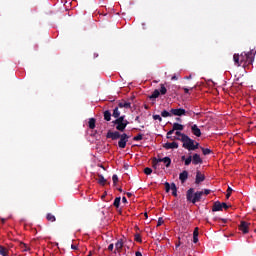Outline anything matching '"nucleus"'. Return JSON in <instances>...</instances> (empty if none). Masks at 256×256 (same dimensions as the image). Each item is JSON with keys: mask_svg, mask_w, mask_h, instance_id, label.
<instances>
[{"mask_svg": "<svg viewBox=\"0 0 256 256\" xmlns=\"http://www.w3.org/2000/svg\"><path fill=\"white\" fill-rule=\"evenodd\" d=\"M255 53L256 51L250 50L249 52H243L241 55L234 54L233 61L234 65L237 67H245V65H253V61H255Z\"/></svg>", "mask_w": 256, "mask_h": 256, "instance_id": "nucleus-1", "label": "nucleus"}, {"mask_svg": "<svg viewBox=\"0 0 256 256\" xmlns=\"http://www.w3.org/2000/svg\"><path fill=\"white\" fill-rule=\"evenodd\" d=\"M106 139H112V141H118V147L120 149H125L127 147V142L129 141V135L127 133L121 134L119 131H111L109 130L106 134Z\"/></svg>", "mask_w": 256, "mask_h": 256, "instance_id": "nucleus-2", "label": "nucleus"}, {"mask_svg": "<svg viewBox=\"0 0 256 256\" xmlns=\"http://www.w3.org/2000/svg\"><path fill=\"white\" fill-rule=\"evenodd\" d=\"M201 197H203V191H197L195 192V189L190 188L186 192V199L189 203H199L201 201Z\"/></svg>", "mask_w": 256, "mask_h": 256, "instance_id": "nucleus-3", "label": "nucleus"}, {"mask_svg": "<svg viewBox=\"0 0 256 256\" xmlns=\"http://www.w3.org/2000/svg\"><path fill=\"white\" fill-rule=\"evenodd\" d=\"M174 139H176L177 141H182V147L184 149H187V151H191L193 143H195V140L191 139L188 135H183L182 138L175 137Z\"/></svg>", "mask_w": 256, "mask_h": 256, "instance_id": "nucleus-4", "label": "nucleus"}, {"mask_svg": "<svg viewBox=\"0 0 256 256\" xmlns=\"http://www.w3.org/2000/svg\"><path fill=\"white\" fill-rule=\"evenodd\" d=\"M164 185H165L166 193H169V191H172L173 197H177V185H175V183L169 184V182H165Z\"/></svg>", "mask_w": 256, "mask_h": 256, "instance_id": "nucleus-5", "label": "nucleus"}, {"mask_svg": "<svg viewBox=\"0 0 256 256\" xmlns=\"http://www.w3.org/2000/svg\"><path fill=\"white\" fill-rule=\"evenodd\" d=\"M157 163H163L166 165V167H171V158L169 156L164 158H154L153 164L157 165Z\"/></svg>", "mask_w": 256, "mask_h": 256, "instance_id": "nucleus-6", "label": "nucleus"}, {"mask_svg": "<svg viewBox=\"0 0 256 256\" xmlns=\"http://www.w3.org/2000/svg\"><path fill=\"white\" fill-rule=\"evenodd\" d=\"M171 115H174L175 117H183V115H187V110L183 108H176L170 110Z\"/></svg>", "mask_w": 256, "mask_h": 256, "instance_id": "nucleus-7", "label": "nucleus"}, {"mask_svg": "<svg viewBox=\"0 0 256 256\" xmlns=\"http://www.w3.org/2000/svg\"><path fill=\"white\" fill-rule=\"evenodd\" d=\"M251 225V223H247L245 221H241L240 225H239V230L242 231V233L244 235H247V233H249V226Z\"/></svg>", "mask_w": 256, "mask_h": 256, "instance_id": "nucleus-8", "label": "nucleus"}, {"mask_svg": "<svg viewBox=\"0 0 256 256\" xmlns=\"http://www.w3.org/2000/svg\"><path fill=\"white\" fill-rule=\"evenodd\" d=\"M164 149L169 150V149H179V143L177 142H166L163 144Z\"/></svg>", "mask_w": 256, "mask_h": 256, "instance_id": "nucleus-9", "label": "nucleus"}, {"mask_svg": "<svg viewBox=\"0 0 256 256\" xmlns=\"http://www.w3.org/2000/svg\"><path fill=\"white\" fill-rule=\"evenodd\" d=\"M203 181H205V175H203L201 171H197L195 179L196 185H199V183H203Z\"/></svg>", "mask_w": 256, "mask_h": 256, "instance_id": "nucleus-10", "label": "nucleus"}, {"mask_svg": "<svg viewBox=\"0 0 256 256\" xmlns=\"http://www.w3.org/2000/svg\"><path fill=\"white\" fill-rule=\"evenodd\" d=\"M119 109H131V102L122 100L118 103Z\"/></svg>", "mask_w": 256, "mask_h": 256, "instance_id": "nucleus-11", "label": "nucleus"}, {"mask_svg": "<svg viewBox=\"0 0 256 256\" xmlns=\"http://www.w3.org/2000/svg\"><path fill=\"white\" fill-rule=\"evenodd\" d=\"M179 179H180L181 183H185V181H187V179H189V172L187 170L182 171L179 174Z\"/></svg>", "mask_w": 256, "mask_h": 256, "instance_id": "nucleus-12", "label": "nucleus"}, {"mask_svg": "<svg viewBox=\"0 0 256 256\" xmlns=\"http://www.w3.org/2000/svg\"><path fill=\"white\" fill-rule=\"evenodd\" d=\"M191 131L195 135V137H201V129H199V126H197V124L191 126Z\"/></svg>", "mask_w": 256, "mask_h": 256, "instance_id": "nucleus-13", "label": "nucleus"}, {"mask_svg": "<svg viewBox=\"0 0 256 256\" xmlns=\"http://www.w3.org/2000/svg\"><path fill=\"white\" fill-rule=\"evenodd\" d=\"M113 125H116V130L120 131L121 133H123V131H125V129H127V127L125 126V124L123 122H112Z\"/></svg>", "mask_w": 256, "mask_h": 256, "instance_id": "nucleus-14", "label": "nucleus"}, {"mask_svg": "<svg viewBox=\"0 0 256 256\" xmlns=\"http://www.w3.org/2000/svg\"><path fill=\"white\" fill-rule=\"evenodd\" d=\"M192 163L193 165H199L203 163V159H201V156L199 154H194L192 157Z\"/></svg>", "mask_w": 256, "mask_h": 256, "instance_id": "nucleus-15", "label": "nucleus"}, {"mask_svg": "<svg viewBox=\"0 0 256 256\" xmlns=\"http://www.w3.org/2000/svg\"><path fill=\"white\" fill-rule=\"evenodd\" d=\"M212 211L213 212L223 211V205L221 204V202H219V201L214 202L213 207H212Z\"/></svg>", "mask_w": 256, "mask_h": 256, "instance_id": "nucleus-16", "label": "nucleus"}, {"mask_svg": "<svg viewBox=\"0 0 256 256\" xmlns=\"http://www.w3.org/2000/svg\"><path fill=\"white\" fill-rule=\"evenodd\" d=\"M183 129H185V126H183V124H179V123H174L173 127H172V131H183Z\"/></svg>", "mask_w": 256, "mask_h": 256, "instance_id": "nucleus-17", "label": "nucleus"}, {"mask_svg": "<svg viewBox=\"0 0 256 256\" xmlns=\"http://www.w3.org/2000/svg\"><path fill=\"white\" fill-rule=\"evenodd\" d=\"M115 247H116V251H118V253H121L123 249V239L118 240L115 244Z\"/></svg>", "mask_w": 256, "mask_h": 256, "instance_id": "nucleus-18", "label": "nucleus"}, {"mask_svg": "<svg viewBox=\"0 0 256 256\" xmlns=\"http://www.w3.org/2000/svg\"><path fill=\"white\" fill-rule=\"evenodd\" d=\"M119 116H121V111H119V106H117L113 109L112 117H114V119H117L119 118Z\"/></svg>", "mask_w": 256, "mask_h": 256, "instance_id": "nucleus-19", "label": "nucleus"}, {"mask_svg": "<svg viewBox=\"0 0 256 256\" xmlns=\"http://www.w3.org/2000/svg\"><path fill=\"white\" fill-rule=\"evenodd\" d=\"M46 219L47 221H50V223H55V221H57V218H55V215H53L52 213H48L46 215Z\"/></svg>", "mask_w": 256, "mask_h": 256, "instance_id": "nucleus-20", "label": "nucleus"}, {"mask_svg": "<svg viewBox=\"0 0 256 256\" xmlns=\"http://www.w3.org/2000/svg\"><path fill=\"white\" fill-rule=\"evenodd\" d=\"M159 95H161L160 92H159V90H158V89H155V90L153 91L152 95L149 96V99H157V98L159 97Z\"/></svg>", "mask_w": 256, "mask_h": 256, "instance_id": "nucleus-21", "label": "nucleus"}, {"mask_svg": "<svg viewBox=\"0 0 256 256\" xmlns=\"http://www.w3.org/2000/svg\"><path fill=\"white\" fill-rule=\"evenodd\" d=\"M95 123H96L95 118H90L88 122L89 129H95Z\"/></svg>", "mask_w": 256, "mask_h": 256, "instance_id": "nucleus-22", "label": "nucleus"}, {"mask_svg": "<svg viewBox=\"0 0 256 256\" xmlns=\"http://www.w3.org/2000/svg\"><path fill=\"white\" fill-rule=\"evenodd\" d=\"M104 120L111 121V111L109 110L104 111Z\"/></svg>", "mask_w": 256, "mask_h": 256, "instance_id": "nucleus-23", "label": "nucleus"}, {"mask_svg": "<svg viewBox=\"0 0 256 256\" xmlns=\"http://www.w3.org/2000/svg\"><path fill=\"white\" fill-rule=\"evenodd\" d=\"M121 205V197H116L113 203V206L116 207V209H119V206Z\"/></svg>", "mask_w": 256, "mask_h": 256, "instance_id": "nucleus-24", "label": "nucleus"}, {"mask_svg": "<svg viewBox=\"0 0 256 256\" xmlns=\"http://www.w3.org/2000/svg\"><path fill=\"white\" fill-rule=\"evenodd\" d=\"M98 183L100 185H105V183H107V180L105 179V177H103V175H98Z\"/></svg>", "mask_w": 256, "mask_h": 256, "instance_id": "nucleus-25", "label": "nucleus"}, {"mask_svg": "<svg viewBox=\"0 0 256 256\" xmlns=\"http://www.w3.org/2000/svg\"><path fill=\"white\" fill-rule=\"evenodd\" d=\"M160 95H166L167 94V88L165 87L164 84H160Z\"/></svg>", "mask_w": 256, "mask_h": 256, "instance_id": "nucleus-26", "label": "nucleus"}, {"mask_svg": "<svg viewBox=\"0 0 256 256\" xmlns=\"http://www.w3.org/2000/svg\"><path fill=\"white\" fill-rule=\"evenodd\" d=\"M191 161H193V157L189 156L188 158L185 159L184 165H186V167H189V165H191Z\"/></svg>", "mask_w": 256, "mask_h": 256, "instance_id": "nucleus-27", "label": "nucleus"}, {"mask_svg": "<svg viewBox=\"0 0 256 256\" xmlns=\"http://www.w3.org/2000/svg\"><path fill=\"white\" fill-rule=\"evenodd\" d=\"M112 181H113L114 187L117 186V183L119 182V176H117V174H114L112 176Z\"/></svg>", "mask_w": 256, "mask_h": 256, "instance_id": "nucleus-28", "label": "nucleus"}, {"mask_svg": "<svg viewBox=\"0 0 256 256\" xmlns=\"http://www.w3.org/2000/svg\"><path fill=\"white\" fill-rule=\"evenodd\" d=\"M134 241H136L137 243H143V240L141 239V234H135Z\"/></svg>", "mask_w": 256, "mask_h": 256, "instance_id": "nucleus-29", "label": "nucleus"}, {"mask_svg": "<svg viewBox=\"0 0 256 256\" xmlns=\"http://www.w3.org/2000/svg\"><path fill=\"white\" fill-rule=\"evenodd\" d=\"M124 120H125V115L119 116V117L116 118L113 122H115V123H123Z\"/></svg>", "mask_w": 256, "mask_h": 256, "instance_id": "nucleus-30", "label": "nucleus"}, {"mask_svg": "<svg viewBox=\"0 0 256 256\" xmlns=\"http://www.w3.org/2000/svg\"><path fill=\"white\" fill-rule=\"evenodd\" d=\"M133 141H143V134H138L133 137Z\"/></svg>", "mask_w": 256, "mask_h": 256, "instance_id": "nucleus-31", "label": "nucleus"}, {"mask_svg": "<svg viewBox=\"0 0 256 256\" xmlns=\"http://www.w3.org/2000/svg\"><path fill=\"white\" fill-rule=\"evenodd\" d=\"M162 117H171V112H168L167 110H163L161 112Z\"/></svg>", "mask_w": 256, "mask_h": 256, "instance_id": "nucleus-32", "label": "nucleus"}, {"mask_svg": "<svg viewBox=\"0 0 256 256\" xmlns=\"http://www.w3.org/2000/svg\"><path fill=\"white\" fill-rule=\"evenodd\" d=\"M203 155H211V149L209 148H202Z\"/></svg>", "mask_w": 256, "mask_h": 256, "instance_id": "nucleus-33", "label": "nucleus"}, {"mask_svg": "<svg viewBox=\"0 0 256 256\" xmlns=\"http://www.w3.org/2000/svg\"><path fill=\"white\" fill-rule=\"evenodd\" d=\"M144 173L145 175H151V173H153V169L149 168V167H146L144 169Z\"/></svg>", "mask_w": 256, "mask_h": 256, "instance_id": "nucleus-34", "label": "nucleus"}, {"mask_svg": "<svg viewBox=\"0 0 256 256\" xmlns=\"http://www.w3.org/2000/svg\"><path fill=\"white\" fill-rule=\"evenodd\" d=\"M197 149H199V142H194V143L192 144L191 151H195V150H197Z\"/></svg>", "mask_w": 256, "mask_h": 256, "instance_id": "nucleus-35", "label": "nucleus"}, {"mask_svg": "<svg viewBox=\"0 0 256 256\" xmlns=\"http://www.w3.org/2000/svg\"><path fill=\"white\" fill-rule=\"evenodd\" d=\"M153 119H154V121H159L160 123H161V121H163V118H161V116L158 114L153 115Z\"/></svg>", "mask_w": 256, "mask_h": 256, "instance_id": "nucleus-36", "label": "nucleus"}, {"mask_svg": "<svg viewBox=\"0 0 256 256\" xmlns=\"http://www.w3.org/2000/svg\"><path fill=\"white\" fill-rule=\"evenodd\" d=\"M0 255H2V256L7 255V249H5V247H0Z\"/></svg>", "mask_w": 256, "mask_h": 256, "instance_id": "nucleus-37", "label": "nucleus"}, {"mask_svg": "<svg viewBox=\"0 0 256 256\" xmlns=\"http://www.w3.org/2000/svg\"><path fill=\"white\" fill-rule=\"evenodd\" d=\"M231 193H233V189L231 187H228L227 194H226V199H229V197H231Z\"/></svg>", "mask_w": 256, "mask_h": 256, "instance_id": "nucleus-38", "label": "nucleus"}, {"mask_svg": "<svg viewBox=\"0 0 256 256\" xmlns=\"http://www.w3.org/2000/svg\"><path fill=\"white\" fill-rule=\"evenodd\" d=\"M173 133H175V132L173 131V129H172V130H169V131L167 132V134H166V138H167V139H172V138H171V135H172Z\"/></svg>", "mask_w": 256, "mask_h": 256, "instance_id": "nucleus-39", "label": "nucleus"}, {"mask_svg": "<svg viewBox=\"0 0 256 256\" xmlns=\"http://www.w3.org/2000/svg\"><path fill=\"white\" fill-rule=\"evenodd\" d=\"M164 223L165 221L163 220V218H159L157 222V227H161V225H163Z\"/></svg>", "mask_w": 256, "mask_h": 256, "instance_id": "nucleus-40", "label": "nucleus"}, {"mask_svg": "<svg viewBox=\"0 0 256 256\" xmlns=\"http://www.w3.org/2000/svg\"><path fill=\"white\" fill-rule=\"evenodd\" d=\"M193 237H199V228L196 227L193 232Z\"/></svg>", "mask_w": 256, "mask_h": 256, "instance_id": "nucleus-41", "label": "nucleus"}, {"mask_svg": "<svg viewBox=\"0 0 256 256\" xmlns=\"http://www.w3.org/2000/svg\"><path fill=\"white\" fill-rule=\"evenodd\" d=\"M175 134L177 135V137H181V139H183V135H186V134H183L181 133V131H176Z\"/></svg>", "mask_w": 256, "mask_h": 256, "instance_id": "nucleus-42", "label": "nucleus"}, {"mask_svg": "<svg viewBox=\"0 0 256 256\" xmlns=\"http://www.w3.org/2000/svg\"><path fill=\"white\" fill-rule=\"evenodd\" d=\"M222 209H225V210L229 209V205H227V203L223 202Z\"/></svg>", "mask_w": 256, "mask_h": 256, "instance_id": "nucleus-43", "label": "nucleus"}, {"mask_svg": "<svg viewBox=\"0 0 256 256\" xmlns=\"http://www.w3.org/2000/svg\"><path fill=\"white\" fill-rule=\"evenodd\" d=\"M193 243H199V236H193Z\"/></svg>", "mask_w": 256, "mask_h": 256, "instance_id": "nucleus-44", "label": "nucleus"}, {"mask_svg": "<svg viewBox=\"0 0 256 256\" xmlns=\"http://www.w3.org/2000/svg\"><path fill=\"white\" fill-rule=\"evenodd\" d=\"M113 249H115V245L109 244L108 251H113Z\"/></svg>", "mask_w": 256, "mask_h": 256, "instance_id": "nucleus-45", "label": "nucleus"}, {"mask_svg": "<svg viewBox=\"0 0 256 256\" xmlns=\"http://www.w3.org/2000/svg\"><path fill=\"white\" fill-rule=\"evenodd\" d=\"M186 115H188L189 117H191L192 115H195V112L193 111H186Z\"/></svg>", "mask_w": 256, "mask_h": 256, "instance_id": "nucleus-46", "label": "nucleus"}, {"mask_svg": "<svg viewBox=\"0 0 256 256\" xmlns=\"http://www.w3.org/2000/svg\"><path fill=\"white\" fill-rule=\"evenodd\" d=\"M22 248H24V251H29V247L25 243H22Z\"/></svg>", "mask_w": 256, "mask_h": 256, "instance_id": "nucleus-47", "label": "nucleus"}, {"mask_svg": "<svg viewBox=\"0 0 256 256\" xmlns=\"http://www.w3.org/2000/svg\"><path fill=\"white\" fill-rule=\"evenodd\" d=\"M211 193V190L205 189L203 192V195H209Z\"/></svg>", "mask_w": 256, "mask_h": 256, "instance_id": "nucleus-48", "label": "nucleus"}, {"mask_svg": "<svg viewBox=\"0 0 256 256\" xmlns=\"http://www.w3.org/2000/svg\"><path fill=\"white\" fill-rule=\"evenodd\" d=\"M71 249H73L74 251H77L78 247H77V245L72 244V245H71Z\"/></svg>", "mask_w": 256, "mask_h": 256, "instance_id": "nucleus-49", "label": "nucleus"}, {"mask_svg": "<svg viewBox=\"0 0 256 256\" xmlns=\"http://www.w3.org/2000/svg\"><path fill=\"white\" fill-rule=\"evenodd\" d=\"M135 121H136L137 123H141L140 117H139V116H136Z\"/></svg>", "mask_w": 256, "mask_h": 256, "instance_id": "nucleus-50", "label": "nucleus"}, {"mask_svg": "<svg viewBox=\"0 0 256 256\" xmlns=\"http://www.w3.org/2000/svg\"><path fill=\"white\" fill-rule=\"evenodd\" d=\"M126 127H127V125H129V121L128 120H124L123 122H122Z\"/></svg>", "mask_w": 256, "mask_h": 256, "instance_id": "nucleus-51", "label": "nucleus"}, {"mask_svg": "<svg viewBox=\"0 0 256 256\" xmlns=\"http://www.w3.org/2000/svg\"><path fill=\"white\" fill-rule=\"evenodd\" d=\"M122 202L127 203V198L125 196L122 197Z\"/></svg>", "mask_w": 256, "mask_h": 256, "instance_id": "nucleus-52", "label": "nucleus"}, {"mask_svg": "<svg viewBox=\"0 0 256 256\" xmlns=\"http://www.w3.org/2000/svg\"><path fill=\"white\" fill-rule=\"evenodd\" d=\"M175 120L178 122V123H181L182 119L180 117H176Z\"/></svg>", "mask_w": 256, "mask_h": 256, "instance_id": "nucleus-53", "label": "nucleus"}, {"mask_svg": "<svg viewBox=\"0 0 256 256\" xmlns=\"http://www.w3.org/2000/svg\"><path fill=\"white\" fill-rule=\"evenodd\" d=\"M127 197H133V194L131 192L126 193Z\"/></svg>", "mask_w": 256, "mask_h": 256, "instance_id": "nucleus-54", "label": "nucleus"}, {"mask_svg": "<svg viewBox=\"0 0 256 256\" xmlns=\"http://www.w3.org/2000/svg\"><path fill=\"white\" fill-rule=\"evenodd\" d=\"M183 90H184V92H185L186 94H189V89H188V88H183Z\"/></svg>", "mask_w": 256, "mask_h": 256, "instance_id": "nucleus-55", "label": "nucleus"}, {"mask_svg": "<svg viewBox=\"0 0 256 256\" xmlns=\"http://www.w3.org/2000/svg\"><path fill=\"white\" fill-rule=\"evenodd\" d=\"M136 256H143V254H141L140 251H137V252H136Z\"/></svg>", "mask_w": 256, "mask_h": 256, "instance_id": "nucleus-56", "label": "nucleus"}, {"mask_svg": "<svg viewBox=\"0 0 256 256\" xmlns=\"http://www.w3.org/2000/svg\"><path fill=\"white\" fill-rule=\"evenodd\" d=\"M171 80L172 81H177V76H172Z\"/></svg>", "mask_w": 256, "mask_h": 256, "instance_id": "nucleus-57", "label": "nucleus"}, {"mask_svg": "<svg viewBox=\"0 0 256 256\" xmlns=\"http://www.w3.org/2000/svg\"><path fill=\"white\" fill-rule=\"evenodd\" d=\"M105 197H107V192H104V194L102 195V199H105Z\"/></svg>", "mask_w": 256, "mask_h": 256, "instance_id": "nucleus-58", "label": "nucleus"}, {"mask_svg": "<svg viewBox=\"0 0 256 256\" xmlns=\"http://www.w3.org/2000/svg\"><path fill=\"white\" fill-rule=\"evenodd\" d=\"M187 158L185 156L181 157V161H185Z\"/></svg>", "mask_w": 256, "mask_h": 256, "instance_id": "nucleus-59", "label": "nucleus"}, {"mask_svg": "<svg viewBox=\"0 0 256 256\" xmlns=\"http://www.w3.org/2000/svg\"><path fill=\"white\" fill-rule=\"evenodd\" d=\"M118 191H119L120 193H123V189H121V188H118Z\"/></svg>", "mask_w": 256, "mask_h": 256, "instance_id": "nucleus-60", "label": "nucleus"}, {"mask_svg": "<svg viewBox=\"0 0 256 256\" xmlns=\"http://www.w3.org/2000/svg\"><path fill=\"white\" fill-rule=\"evenodd\" d=\"M223 223H227V220L226 219H222Z\"/></svg>", "mask_w": 256, "mask_h": 256, "instance_id": "nucleus-61", "label": "nucleus"}, {"mask_svg": "<svg viewBox=\"0 0 256 256\" xmlns=\"http://www.w3.org/2000/svg\"><path fill=\"white\" fill-rule=\"evenodd\" d=\"M144 108H145V109H149V106L145 105Z\"/></svg>", "mask_w": 256, "mask_h": 256, "instance_id": "nucleus-62", "label": "nucleus"}, {"mask_svg": "<svg viewBox=\"0 0 256 256\" xmlns=\"http://www.w3.org/2000/svg\"><path fill=\"white\" fill-rule=\"evenodd\" d=\"M145 217H146V219H147V217H148V216H147V213H145Z\"/></svg>", "mask_w": 256, "mask_h": 256, "instance_id": "nucleus-63", "label": "nucleus"}, {"mask_svg": "<svg viewBox=\"0 0 256 256\" xmlns=\"http://www.w3.org/2000/svg\"><path fill=\"white\" fill-rule=\"evenodd\" d=\"M177 247H179V244L176 245V249H177Z\"/></svg>", "mask_w": 256, "mask_h": 256, "instance_id": "nucleus-64", "label": "nucleus"}]
</instances>
